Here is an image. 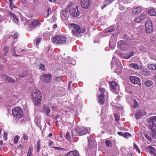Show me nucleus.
<instances>
[{"label":"nucleus","mask_w":156,"mask_h":156,"mask_svg":"<svg viewBox=\"0 0 156 156\" xmlns=\"http://www.w3.org/2000/svg\"><path fill=\"white\" fill-rule=\"evenodd\" d=\"M41 38H36L34 41L36 42V45L37 46H38L41 40Z\"/></svg>","instance_id":"obj_34"},{"label":"nucleus","mask_w":156,"mask_h":156,"mask_svg":"<svg viewBox=\"0 0 156 156\" xmlns=\"http://www.w3.org/2000/svg\"><path fill=\"white\" fill-rule=\"evenodd\" d=\"M29 75V73L27 71H23L20 74L21 77L24 78L26 77Z\"/></svg>","instance_id":"obj_27"},{"label":"nucleus","mask_w":156,"mask_h":156,"mask_svg":"<svg viewBox=\"0 0 156 156\" xmlns=\"http://www.w3.org/2000/svg\"><path fill=\"white\" fill-rule=\"evenodd\" d=\"M145 30L147 33H151L153 30V24L152 22L149 21L146 23Z\"/></svg>","instance_id":"obj_9"},{"label":"nucleus","mask_w":156,"mask_h":156,"mask_svg":"<svg viewBox=\"0 0 156 156\" xmlns=\"http://www.w3.org/2000/svg\"><path fill=\"white\" fill-rule=\"evenodd\" d=\"M117 133L120 136H123V134H124V133L121 132H118Z\"/></svg>","instance_id":"obj_58"},{"label":"nucleus","mask_w":156,"mask_h":156,"mask_svg":"<svg viewBox=\"0 0 156 156\" xmlns=\"http://www.w3.org/2000/svg\"><path fill=\"white\" fill-rule=\"evenodd\" d=\"M57 25L56 24H54L53 26V29H55L56 28H57Z\"/></svg>","instance_id":"obj_63"},{"label":"nucleus","mask_w":156,"mask_h":156,"mask_svg":"<svg viewBox=\"0 0 156 156\" xmlns=\"http://www.w3.org/2000/svg\"><path fill=\"white\" fill-rule=\"evenodd\" d=\"M147 16L144 13L142 14L140 16L134 20V22L140 23L144 21L146 19Z\"/></svg>","instance_id":"obj_15"},{"label":"nucleus","mask_w":156,"mask_h":156,"mask_svg":"<svg viewBox=\"0 0 156 156\" xmlns=\"http://www.w3.org/2000/svg\"><path fill=\"white\" fill-rule=\"evenodd\" d=\"M51 13V11H49V9H48L44 12V16L45 17H47L49 16V15Z\"/></svg>","instance_id":"obj_40"},{"label":"nucleus","mask_w":156,"mask_h":156,"mask_svg":"<svg viewBox=\"0 0 156 156\" xmlns=\"http://www.w3.org/2000/svg\"><path fill=\"white\" fill-rule=\"evenodd\" d=\"M67 9L63 10L61 13V17L63 20H66L69 17V13Z\"/></svg>","instance_id":"obj_14"},{"label":"nucleus","mask_w":156,"mask_h":156,"mask_svg":"<svg viewBox=\"0 0 156 156\" xmlns=\"http://www.w3.org/2000/svg\"><path fill=\"white\" fill-rule=\"evenodd\" d=\"M77 151H69L67 154H65V156H76L77 154Z\"/></svg>","instance_id":"obj_28"},{"label":"nucleus","mask_w":156,"mask_h":156,"mask_svg":"<svg viewBox=\"0 0 156 156\" xmlns=\"http://www.w3.org/2000/svg\"><path fill=\"white\" fill-rule=\"evenodd\" d=\"M141 74L145 76H147L148 75V72L146 69H143L141 72Z\"/></svg>","instance_id":"obj_37"},{"label":"nucleus","mask_w":156,"mask_h":156,"mask_svg":"<svg viewBox=\"0 0 156 156\" xmlns=\"http://www.w3.org/2000/svg\"><path fill=\"white\" fill-rule=\"evenodd\" d=\"M129 79L131 82L133 84L140 85L141 80L139 77L133 76H130Z\"/></svg>","instance_id":"obj_8"},{"label":"nucleus","mask_w":156,"mask_h":156,"mask_svg":"<svg viewBox=\"0 0 156 156\" xmlns=\"http://www.w3.org/2000/svg\"><path fill=\"white\" fill-rule=\"evenodd\" d=\"M113 0H106V2L108 3V4H110L112 2Z\"/></svg>","instance_id":"obj_59"},{"label":"nucleus","mask_w":156,"mask_h":156,"mask_svg":"<svg viewBox=\"0 0 156 156\" xmlns=\"http://www.w3.org/2000/svg\"><path fill=\"white\" fill-rule=\"evenodd\" d=\"M141 11V9L140 7H137L133 9V13L134 15H136L140 13Z\"/></svg>","instance_id":"obj_24"},{"label":"nucleus","mask_w":156,"mask_h":156,"mask_svg":"<svg viewBox=\"0 0 156 156\" xmlns=\"http://www.w3.org/2000/svg\"><path fill=\"white\" fill-rule=\"evenodd\" d=\"M116 121L117 122L119 120V116L118 114H115L114 115Z\"/></svg>","instance_id":"obj_50"},{"label":"nucleus","mask_w":156,"mask_h":156,"mask_svg":"<svg viewBox=\"0 0 156 156\" xmlns=\"http://www.w3.org/2000/svg\"><path fill=\"white\" fill-rule=\"evenodd\" d=\"M152 84V82L151 80H147L144 83V85L146 87H149L151 86Z\"/></svg>","instance_id":"obj_32"},{"label":"nucleus","mask_w":156,"mask_h":156,"mask_svg":"<svg viewBox=\"0 0 156 156\" xmlns=\"http://www.w3.org/2000/svg\"><path fill=\"white\" fill-rule=\"evenodd\" d=\"M115 42H113L112 39H110L109 42V46L112 49H114L115 46Z\"/></svg>","instance_id":"obj_29"},{"label":"nucleus","mask_w":156,"mask_h":156,"mask_svg":"<svg viewBox=\"0 0 156 156\" xmlns=\"http://www.w3.org/2000/svg\"><path fill=\"white\" fill-rule=\"evenodd\" d=\"M12 112L13 116L17 119H21L23 116V111L22 108L20 107L13 108Z\"/></svg>","instance_id":"obj_4"},{"label":"nucleus","mask_w":156,"mask_h":156,"mask_svg":"<svg viewBox=\"0 0 156 156\" xmlns=\"http://www.w3.org/2000/svg\"><path fill=\"white\" fill-rule=\"evenodd\" d=\"M65 137L68 140H70L71 139V136L69 135V133L68 131L67 132Z\"/></svg>","instance_id":"obj_46"},{"label":"nucleus","mask_w":156,"mask_h":156,"mask_svg":"<svg viewBox=\"0 0 156 156\" xmlns=\"http://www.w3.org/2000/svg\"><path fill=\"white\" fill-rule=\"evenodd\" d=\"M23 138L24 140H27L28 139V136L26 135L25 134H23Z\"/></svg>","instance_id":"obj_57"},{"label":"nucleus","mask_w":156,"mask_h":156,"mask_svg":"<svg viewBox=\"0 0 156 156\" xmlns=\"http://www.w3.org/2000/svg\"><path fill=\"white\" fill-rule=\"evenodd\" d=\"M118 48L122 50H126L128 48L127 44L123 42V41H120L118 42Z\"/></svg>","instance_id":"obj_13"},{"label":"nucleus","mask_w":156,"mask_h":156,"mask_svg":"<svg viewBox=\"0 0 156 156\" xmlns=\"http://www.w3.org/2000/svg\"><path fill=\"white\" fill-rule=\"evenodd\" d=\"M40 22L39 20H35L33 21L30 24V28H35L40 25Z\"/></svg>","instance_id":"obj_18"},{"label":"nucleus","mask_w":156,"mask_h":156,"mask_svg":"<svg viewBox=\"0 0 156 156\" xmlns=\"http://www.w3.org/2000/svg\"><path fill=\"white\" fill-rule=\"evenodd\" d=\"M148 68L150 69L153 70H156V64H149L148 66Z\"/></svg>","instance_id":"obj_35"},{"label":"nucleus","mask_w":156,"mask_h":156,"mask_svg":"<svg viewBox=\"0 0 156 156\" xmlns=\"http://www.w3.org/2000/svg\"><path fill=\"white\" fill-rule=\"evenodd\" d=\"M23 146L22 144H20L18 146V148L19 149H22L23 148Z\"/></svg>","instance_id":"obj_60"},{"label":"nucleus","mask_w":156,"mask_h":156,"mask_svg":"<svg viewBox=\"0 0 156 156\" xmlns=\"http://www.w3.org/2000/svg\"><path fill=\"white\" fill-rule=\"evenodd\" d=\"M34 103L37 105L40 103L41 99V94L37 89H34L32 94Z\"/></svg>","instance_id":"obj_2"},{"label":"nucleus","mask_w":156,"mask_h":156,"mask_svg":"<svg viewBox=\"0 0 156 156\" xmlns=\"http://www.w3.org/2000/svg\"><path fill=\"white\" fill-rule=\"evenodd\" d=\"M52 40L54 44H63L69 42L68 39L65 36L59 35L52 38Z\"/></svg>","instance_id":"obj_3"},{"label":"nucleus","mask_w":156,"mask_h":156,"mask_svg":"<svg viewBox=\"0 0 156 156\" xmlns=\"http://www.w3.org/2000/svg\"><path fill=\"white\" fill-rule=\"evenodd\" d=\"M88 129L87 128L82 127H80L79 129L75 128V129L72 131V133L73 136H75L77 135L79 136L85 135L88 133Z\"/></svg>","instance_id":"obj_6"},{"label":"nucleus","mask_w":156,"mask_h":156,"mask_svg":"<svg viewBox=\"0 0 156 156\" xmlns=\"http://www.w3.org/2000/svg\"><path fill=\"white\" fill-rule=\"evenodd\" d=\"M7 136H8V134H7V132H4V133L3 137H4V140L5 141H6L7 140V139H8L7 138Z\"/></svg>","instance_id":"obj_51"},{"label":"nucleus","mask_w":156,"mask_h":156,"mask_svg":"<svg viewBox=\"0 0 156 156\" xmlns=\"http://www.w3.org/2000/svg\"><path fill=\"white\" fill-rule=\"evenodd\" d=\"M10 17L12 20L13 22L15 23H17L19 20L18 18L16 17V16L13 13L11 12H10L9 14Z\"/></svg>","instance_id":"obj_23"},{"label":"nucleus","mask_w":156,"mask_h":156,"mask_svg":"<svg viewBox=\"0 0 156 156\" xmlns=\"http://www.w3.org/2000/svg\"><path fill=\"white\" fill-rule=\"evenodd\" d=\"M145 137L147 138L149 141L151 142L152 141V139L147 134H145L144 135Z\"/></svg>","instance_id":"obj_48"},{"label":"nucleus","mask_w":156,"mask_h":156,"mask_svg":"<svg viewBox=\"0 0 156 156\" xmlns=\"http://www.w3.org/2000/svg\"><path fill=\"white\" fill-rule=\"evenodd\" d=\"M110 84L111 88L114 90H118L119 88V85L115 82L112 81L110 83Z\"/></svg>","instance_id":"obj_21"},{"label":"nucleus","mask_w":156,"mask_h":156,"mask_svg":"<svg viewBox=\"0 0 156 156\" xmlns=\"http://www.w3.org/2000/svg\"><path fill=\"white\" fill-rule=\"evenodd\" d=\"M60 118V116L58 115H57L56 116L55 119L56 120H58V119H59Z\"/></svg>","instance_id":"obj_62"},{"label":"nucleus","mask_w":156,"mask_h":156,"mask_svg":"<svg viewBox=\"0 0 156 156\" xmlns=\"http://www.w3.org/2000/svg\"><path fill=\"white\" fill-rule=\"evenodd\" d=\"M134 51H131L130 53L128 54H122L121 56L122 58L125 59H128L130 58L134 55Z\"/></svg>","instance_id":"obj_19"},{"label":"nucleus","mask_w":156,"mask_h":156,"mask_svg":"<svg viewBox=\"0 0 156 156\" xmlns=\"http://www.w3.org/2000/svg\"><path fill=\"white\" fill-rule=\"evenodd\" d=\"M20 23L21 24L26 26V25H29L27 19L25 18L21 19L20 21Z\"/></svg>","instance_id":"obj_31"},{"label":"nucleus","mask_w":156,"mask_h":156,"mask_svg":"<svg viewBox=\"0 0 156 156\" xmlns=\"http://www.w3.org/2000/svg\"><path fill=\"white\" fill-rule=\"evenodd\" d=\"M74 7V5L73 4L72 2H70L68 4L67 6L66 9H67L68 10H70V11L71 9H74L75 8Z\"/></svg>","instance_id":"obj_30"},{"label":"nucleus","mask_w":156,"mask_h":156,"mask_svg":"<svg viewBox=\"0 0 156 156\" xmlns=\"http://www.w3.org/2000/svg\"><path fill=\"white\" fill-rule=\"evenodd\" d=\"M131 135L129 133L126 132L124 133L123 134V137L125 138H128L129 136H131Z\"/></svg>","instance_id":"obj_49"},{"label":"nucleus","mask_w":156,"mask_h":156,"mask_svg":"<svg viewBox=\"0 0 156 156\" xmlns=\"http://www.w3.org/2000/svg\"><path fill=\"white\" fill-rule=\"evenodd\" d=\"M69 13L72 17H74L78 16L80 15V12L78 10L77 8L76 9L75 8L74 9H70Z\"/></svg>","instance_id":"obj_12"},{"label":"nucleus","mask_w":156,"mask_h":156,"mask_svg":"<svg viewBox=\"0 0 156 156\" xmlns=\"http://www.w3.org/2000/svg\"><path fill=\"white\" fill-rule=\"evenodd\" d=\"M53 144V142L52 141H49V142L48 143V145L49 146H51Z\"/></svg>","instance_id":"obj_61"},{"label":"nucleus","mask_w":156,"mask_h":156,"mask_svg":"<svg viewBox=\"0 0 156 156\" xmlns=\"http://www.w3.org/2000/svg\"><path fill=\"white\" fill-rule=\"evenodd\" d=\"M52 76L51 74H44L41 76V79L44 82H48L52 79Z\"/></svg>","instance_id":"obj_10"},{"label":"nucleus","mask_w":156,"mask_h":156,"mask_svg":"<svg viewBox=\"0 0 156 156\" xmlns=\"http://www.w3.org/2000/svg\"><path fill=\"white\" fill-rule=\"evenodd\" d=\"M115 26H110L108 28L104 30V32L105 33L108 32H111L115 30Z\"/></svg>","instance_id":"obj_25"},{"label":"nucleus","mask_w":156,"mask_h":156,"mask_svg":"<svg viewBox=\"0 0 156 156\" xmlns=\"http://www.w3.org/2000/svg\"><path fill=\"white\" fill-rule=\"evenodd\" d=\"M139 49L140 51H145L146 50V48L144 46H141L139 48Z\"/></svg>","instance_id":"obj_55"},{"label":"nucleus","mask_w":156,"mask_h":156,"mask_svg":"<svg viewBox=\"0 0 156 156\" xmlns=\"http://www.w3.org/2000/svg\"><path fill=\"white\" fill-rule=\"evenodd\" d=\"M147 149L149 151L150 153L153 155L154 156H156V149L150 146L147 147Z\"/></svg>","instance_id":"obj_22"},{"label":"nucleus","mask_w":156,"mask_h":156,"mask_svg":"<svg viewBox=\"0 0 156 156\" xmlns=\"http://www.w3.org/2000/svg\"><path fill=\"white\" fill-rule=\"evenodd\" d=\"M91 0H81V5L82 8L87 9L90 6Z\"/></svg>","instance_id":"obj_11"},{"label":"nucleus","mask_w":156,"mask_h":156,"mask_svg":"<svg viewBox=\"0 0 156 156\" xmlns=\"http://www.w3.org/2000/svg\"><path fill=\"white\" fill-rule=\"evenodd\" d=\"M18 34L16 33H15L12 36V37L14 39H18Z\"/></svg>","instance_id":"obj_53"},{"label":"nucleus","mask_w":156,"mask_h":156,"mask_svg":"<svg viewBox=\"0 0 156 156\" xmlns=\"http://www.w3.org/2000/svg\"><path fill=\"white\" fill-rule=\"evenodd\" d=\"M133 148L135 150L136 152H137L138 153H140V150L135 144H134L133 145Z\"/></svg>","instance_id":"obj_42"},{"label":"nucleus","mask_w":156,"mask_h":156,"mask_svg":"<svg viewBox=\"0 0 156 156\" xmlns=\"http://www.w3.org/2000/svg\"><path fill=\"white\" fill-rule=\"evenodd\" d=\"M45 110V112L47 113V116H48L49 115L48 113L50 112V110L49 108L46 107V108H44Z\"/></svg>","instance_id":"obj_52"},{"label":"nucleus","mask_w":156,"mask_h":156,"mask_svg":"<svg viewBox=\"0 0 156 156\" xmlns=\"http://www.w3.org/2000/svg\"><path fill=\"white\" fill-rule=\"evenodd\" d=\"M70 27L73 28L72 31V33L76 36H77L78 34H80L83 33L85 31V29L80 28L79 25H77L76 24L73 23L70 24Z\"/></svg>","instance_id":"obj_5"},{"label":"nucleus","mask_w":156,"mask_h":156,"mask_svg":"<svg viewBox=\"0 0 156 156\" xmlns=\"http://www.w3.org/2000/svg\"><path fill=\"white\" fill-rule=\"evenodd\" d=\"M87 140L88 142V146L90 148L91 146V144L92 143V140L89 137H87Z\"/></svg>","instance_id":"obj_47"},{"label":"nucleus","mask_w":156,"mask_h":156,"mask_svg":"<svg viewBox=\"0 0 156 156\" xmlns=\"http://www.w3.org/2000/svg\"><path fill=\"white\" fill-rule=\"evenodd\" d=\"M130 68H132L134 70H138L140 69L139 67L135 63H132L130 64L129 65Z\"/></svg>","instance_id":"obj_26"},{"label":"nucleus","mask_w":156,"mask_h":156,"mask_svg":"<svg viewBox=\"0 0 156 156\" xmlns=\"http://www.w3.org/2000/svg\"><path fill=\"white\" fill-rule=\"evenodd\" d=\"M53 148L55 149H56L58 150H65V149L64 148L58 147H54Z\"/></svg>","instance_id":"obj_56"},{"label":"nucleus","mask_w":156,"mask_h":156,"mask_svg":"<svg viewBox=\"0 0 156 156\" xmlns=\"http://www.w3.org/2000/svg\"><path fill=\"white\" fill-rule=\"evenodd\" d=\"M133 107L134 108H136L139 107L138 102L135 100H134L133 101Z\"/></svg>","instance_id":"obj_33"},{"label":"nucleus","mask_w":156,"mask_h":156,"mask_svg":"<svg viewBox=\"0 0 156 156\" xmlns=\"http://www.w3.org/2000/svg\"><path fill=\"white\" fill-rule=\"evenodd\" d=\"M145 114V112L144 111L140 110L136 112L135 115V117L136 119H139Z\"/></svg>","instance_id":"obj_16"},{"label":"nucleus","mask_w":156,"mask_h":156,"mask_svg":"<svg viewBox=\"0 0 156 156\" xmlns=\"http://www.w3.org/2000/svg\"><path fill=\"white\" fill-rule=\"evenodd\" d=\"M20 138V137L18 135H16L13 139V141L15 143L17 144L18 141Z\"/></svg>","instance_id":"obj_41"},{"label":"nucleus","mask_w":156,"mask_h":156,"mask_svg":"<svg viewBox=\"0 0 156 156\" xmlns=\"http://www.w3.org/2000/svg\"><path fill=\"white\" fill-rule=\"evenodd\" d=\"M39 69L40 70L44 71L45 69L44 66L43 64H40L39 65Z\"/></svg>","instance_id":"obj_45"},{"label":"nucleus","mask_w":156,"mask_h":156,"mask_svg":"<svg viewBox=\"0 0 156 156\" xmlns=\"http://www.w3.org/2000/svg\"><path fill=\"white\" fill-rule=\"evenodd\" d=\"M2 77L6 81L11 83H14L15 80L10 76H8L5 74H3Z\"/></svg>","instance_id":"obj_17"},{"label":"nucleus","mask_w":156,"mask_h":156,"mask_svg":"<svg viewBox=\"0 0 156 156\" xmlns=\"http://www.w3.org/2000/svg\"><path fill=\"white\" fill-rule=\"evenodd\" d=\"M9 1L10 9L12 10L14 8H16L15 5L12 0H9Z\"/></svg>","instance_id":"obj_36"},{"label":"nucleus","mask_w":156,"mask_h":156,"mask_svg":"<svg viewBox=\"0 0 156 156\" xmlns=\"http://www.w3.org/2000/svg\"><path fill=\"white\" fill-rule=\"evenodd\" d=\"M9 48L7 47H4L3 49V51H4V55L5 56H6L7 55V53L8 51H9Z\"/></svg>","instance_id":"obj_43"},{"label":"nucleus","mask_w":156,"mask_h":156,"mask_svg":"<svg viewBox=\"0 0 156 156\" xmlns=\"http://www.w3.org/2000/svg\"><path fill=\"white\" fill-rule=\"evenodd\" d=\"M149 13L151 16H156V12L153 9H152L149 11Z\"/></svg>","instance_id":"obj_39"},{"label":"nucleus","mask_w":156,"mask_h":156,"mask_svg":"<svg viewBox=\"0 0 156 156\" xmlns=\"http://www.w3.org/2000/svg\"><path fill=\"white\" fill-rule=\"evenodd\" d=\"M105 144L107 147H111L112 146L111 142L109 140H107L105 141Z\"/></svg>","instance_id":"obj_44"},{"label":"nucleus","mask_w":156,"mask_h":156,"mask_svg":"<svg viewBox=\"0 0 156 156\" xmlns=\"http://www.w3.org/2000/svg\"><path fill=\"white\" fill-rule=\"evenodd\" d=\"M100 91L97 93L98 102L100 104H103L105 101L104 96L105 89L102 88H100L99 89Z\"/></svg>","instance_id":"obj_7"},{"label":"nucleus","mask_w":156,"mask_h":156,"mask_svg":"<svg viewBox=\"0 0 156 156\" xmlns=\"http://www.w3.org/2000/svg\"><path fill=\"white\" fill-rule=\"evenodd\" d=\"M147 121L149 122L151 135L153 138L156 139V116L150 117L147 119Z\"/></svg>","instance_id":"obj_1"},{"label":"nucleus","mask_w":156,"mask_h":156,"mask_svg":"<svg viewBox=\"0 0 156 156\" xmlns=\"http://www.w3.org/2000/svg\"><path fill=\"white\" fill-rule=\"evenodd\" d=\"M70 62H69V63H71L73 65H75L76 63V61H75V60L71 58H70Z\"/></svg>","instance_id":"obj_54"},{"label":"nucleus","mask_w":156,"mask_h":156,"mask_svg":"<svg viewBox=\"0 0 156 156\" xmlns=\"http://www.w3.org/2000/svg\"><path fill=\"white\" fill-rule=\"evenodd\" d=\"M41 141L39 140L37 143V150L38 152H39L40 151V149H41Z\"/></svg>","instance_id":"obj_38"},{"label":"nucleus","mask_w":156,"mask_h":156,"mask_svg":"<svg viewBox=\"0 0 156 156\" xmlns=\"http://www.w3.org/2000/svg\"><path fill=\"white\" fill-rule=\"evenodd\" d=\"M21 49L19 48L18 46L17 47L13 48L11 50V52H13V56H19V55H18L17 53H18L20 51H21Z\"/></svg>","instance_id":"obj_20"},{"label":"nucleus","mask_w":156,"mask_h":156,"mask_svg":"<svg viewBox=\"0 0 156 156\" xmlns=\"http://www.w3.org/2000/svg\"><path fill=\"white\" fill-rule=\"evenodd\" d=\"M32 149H30V148L28 150V152L29 153L31 154V153H32Z\"/></svg>","instance_id":"obj_64"}]
</instances>
